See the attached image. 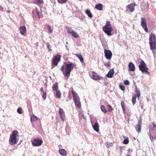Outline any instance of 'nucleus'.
<instances>
[{
  "instance_id": "obj_1",
  "label": "nucleus",
  "mask_w": 156,
  "mask_h": 156,
  "mask_svg": "<svg viewBox=\"0 0 156 156\" xmlns=\"http://www.w3.org/2000/svg\"><path fill=\"white\" fill-rule=\"evenodd\" d=\"M19 133L17 130H14L10 136L9 141L11 145L17 144L19 140Z\"/></svg>"
},
{
  "instance_id": "obj_2",
  "label": "nucleus",
  "mask_w": 156,
  "mask_h": 156,
  "mask_svg": "<svg viewBox=\"0 0 156 156\" xmlns=\"http://www.w3.org/2000/svg\"><path fill=\"white\" fill-rule=\"evenodd\" d=\"M149 44L152 51L156 50V36L153 33H151L149 37Z\"/></svg>"
},
{
  "instance_id": "obj_3",
  "label": "nucleus",
  "mask_w": 156,
  "mask_h": 156,
  "mask_svg": "<svg viewBox=\"0 0 156 156\" xmlns=\"http://www.w3.org/2000/svg\"><path fill=\"white\" fill-rule=\"evenodd\" d=\"M103 30L108 36L112 35L111 32L113 31V29L109 21L106 22L105 25L103 27Z\"/></svg>"
},
{
  "instance_id": "obj_4",
  "label": "nucleus",
  "mask_w": 156,
  "mask_h": 156,
  "mask_svg": "<svg viewBox=\"0 0 156 156\" xmlns=\"http://www.w3.org/2000/svg\"><path fill=\"white\" fill-rule=\"evenodd\" d=\"M74 66V64L72 62L66 64L65 71V73H63V75L67 77V79L70 76L71 72L73 70Z\"/></svg>"
},
{
  "instance_id": "obj_5",
  "label": "nucleus",
  "mask_w": 156,
  "mask_h": 156,
  "mask_svg": "<svg viewBox=\"0 0 156 156\" xmlns=\"http://www.w3.org/2000/svg\"><path fill=\"white\" fill-rule=\"evenodd\" d=\"M139 70L142 73H145L146 74H150V73L148 71L149 68L147 67L146 64L142 59L140 62V65L139 66Z\"/></svg>"
},
{
  "instance_id": "obj_6",
  "label": "nucleus",
  "mask_w": 156,
  "mask_h": 156,
  "mask_svg": "<svg viewBox=\"0 0 156 156\" xmlns=\"http://www.w3.org/2000/svg\"><path fill=\"white\" fill-rule=\"evenodd\" d=\"M61 56L58 54H57L53 58L52 61V64L55 66H57L58 63L60 61Z\"/></svg>"
},
{
  "instance_id": "obj_7",
  "label": "nucleus",
  "mask_w": 156,
  "mask_h": 156,
  "mask_svg": "<svg viewBox=\"0 0 156 156\" xmlns=\"http://www.w3.org/2000/svg\"><path fill=\"white\" fill-rule=\"evenodd\" d=\"M43 141L38 138L34 139L32 142V145L34 146H39L42 145Z\"/></svg>"
},
{
  "instance_id": "obj_8",
  "label": "nucleus",
  "mask_w": 156,
  "mask_h": 156,
  "mask_svg": "<svg viewBox=\"0 0 156 156\" xmlns=\"http://www.w3.org/2000/svg\"><path fill=\"white\" fill-rule=\"evenodd\" d=\"M141 25L143 28L144 29V30L146 32H147L148 29L147 26L146 19L145 18H141Z\"/></svg>"
},
{
  "instance_id": "obj_9",
  "label": "nucleus",
  "mask_w": 156,
  "mask_h": 156,
  "mask_svg": "<svg viewBox=\"0 0 156 156\" xmlns=\"http://www.w3.org/2000/svg\"><path fill=\"white\" fill-rule=\"evenodd\" d=\"M104 53L106 58L108 60H110L112 56V52L109 50L105 49L104 50Z\"/></svg>"
},
{
  "instance_id": "obj_10",
  "label": "nucleus",
  "mask_w": 156,
  "mask_h": 156,
  "mask_svg": "<svg viewBox=\"0 0 156 156\" xmlns=\"http://www.w3.org/2000/svg\"><path fill=\"white\" fill-rule=\"evenodd\" d=\"M136 6V5L135 3H132L128 5L127 7V9L126 11L128 10H129L130 12H133L135 9V6Z\"/></svg>"
},
{
  "instance_id": "obj_11",
  "label": "nucleus",
  "mask_w": 156,
  "mask_h": 156,
  "mask_svg": "<svg viewBox=\"0 0 156 156\" xmlns=\"http://www.w3.org/2000/svg\"><path fill=\"white\" fill-rule=\"evenodd\" d=\"M59 114L62 121H64L65 117V112L63 109L61 108L59 109Z\"/></svg>"
},
{
  "instance_id": "obj_12",
  "label": "nucleus",
  "mask_w": 156,
  "mask_h": 156,
  "mask_svg": "<svg viewBox=\"0 0 156 156\" xmlns=\"http://www.w3.org/2000/svg\"><path fill=\"white\" fill-rule=\"evenodd\" d=\"M19 30L20 34L23 35H25L27 33V30L25 26H22L20 27Z\"/></svg>"
},
{
  "instance_id": "obj_13",
  "label": "nucleus",
  "mask_w": 156,
  "mask_h": 156,
  "mask_svg": "<svg viewBox=\"0 0 156 156\" xmlns=\"http://www.w3.org/2000/svg\"><path fill=\"white\" fill-rule=\"evenodd\" d=\"M92 78L95 80H101V78L99 76L97 75V73L94 71L92 72Z\"/></svg>"
},
{
  "instance_id": "obj_14",
  "label": "nucleus",
  "mask_w": 156,
  "mask_h": 156,
  "mask_svg": "<svg viewBox=\"0 0 156 156\" xmlns=\"http://www.w3.org/2000/svg\"><path fill=\"white\" fill-rule=\"evenodd\" d=\"M75 105L79 108L81 107V103L80 101V98L74 99Z\"/></svg>"
},
{
  "instance_id": "obj_15",
  "label": "nucleus",
  "mask_w": 156,
  "mask_h": 156,
  "mask_svg": "<svg viewBox=\"0 0 156 156\" xmlns=\"http://www.w3.org/2000/svg\"><path fill=\"white\" fill-rule=\"evenodd\" d=\"M59 154L62 156H65L67 154V152L66 151L63 149L59 150L58 151Z\"/></svg>"
},
{
  "instance_id": "obj_16",
  "label": "nucleus",
  "mask_w": 156,
  "mask_h": 156,
  "mask_svg": "<svg viewBox=\"0 0 156 156\" xmlns=\"http://www.w3.org/2000/svg\"><path fill=\"white\" fill-rule=\"evenodd\" d=\"M71 92L72 94L73 99L79 98L77 94L73 90V88L72 87Z\"/></svg>"
},
{
  "instance_id": "obj_17",
  "label": "nucleus",
  "mask_w": 156,
  "mask_h": 156,
  "mask_svg": "<svg viewBox=\"0 0 156 156\" xmlns=\"http://www.w3.org/2000/svg\"><path fill=\"white\" fill-rule=\"evenodd\" d=\"M129 70L131 71H134L135 70V66L132 62H130L129 63Z\"/></svg>"
},
{
  "instance_id": "obj_18",
  "label": "nucleus",
  "mask_w": 156,
  "mask_h": 156,
  "mask_svg": "<svg viewBox=\"0 0 156 156\" xmlns=\"http://www.w3.org/2000/svg\"><path fill=\"white\" fill-rule=\"evenodd\" d=\"M103 5L101 4H98L95 5V8L99 10L102 11L103 10Z\"/></svg>"
},
{
  "instance_id": "obj_19",
  "label": "nucleus",
  "mask_w": 156,
  "mask_h": 156,
  "mask_svg": "<svg viewBox=\"0 0 156 156\" xmlns=\"http://www.w3.org/2000/svg\"><path fill=\"white\" fill-rule=\"evenodd\" d=\"M114 72L113 69H110L108 74L107 75V76L109 78H112L114 74Z\"/></svg>"
},
{
  "instance_id": "obj_20",
  "label": "nucleus",
  "mask_w": 156,
  "mask_h": 156,
  "mask_svg": "<svg viewBox=\"0 0 156 156\" xmlns=\"http://www.w3.org/2000/svg\"><path fill=\"white\" fill-rule=\"evenodd\" d=\"M93 128L94 130L96 132L99 131V125L97 122H95L94 125L93 126Z\"/></svg>"
},
{
  "instance_id": "obj_21",
  "label": "nucleus",
  "mask_w": 156,
  "mask_h": 156,
  "mask_svg": "<svg viewBox=\"0 0 156 156\" xmlns=\"http://www.w3.org/2000/svg\"><path fill=\"white\" fill-rule=\"evenodd\" d=\"M75 55L76 56V57L78 58L80 60V61L82 63H83V57H82L81 55L80 54V53L76 54Z\"/></svg>"
},
{
  "instance_id": "obj_22",
  "label": "nucleus",
  "mask_w": 156,
  "mask_h": 156,
  "mask_svg": "<svg viewBox=\"0 0 156 156\" xmlns=\"http://www.w3.org/2000/svg\"><path fill=\"white\" fill-rule=\"evenodd\" d=\"M31 122H33L37 121V120L38 118L34 115H32L30 117Z\"/></svg>"
},
{
  "instance_id": "obj_23",
  "label": "nucleus",
  "mask_w": 156,
  "mask_h": 156,
  "mask_svg": "<svg viewBox=\"0 0 156 156\" xmlns=\"http://www.w3.org/2000/svg\"><path fill=\"white\" fill-rule=\"evenodd\" d=\"M52 89L54 90L57 91L58 90V83H55L52 87Z\"/></svg>"
},
{
  "instance_id": "obj_24",
  "label": "nucleus",
  "mask_w": 156,
  "mask_h": 156,
  "mask_svg": "<svg viewBox=\"0 0 156 156\" xmlns=\"http://www.w3.org/2000/svg\"><path fill=\"white\" fill-rule=\"evenodd\" d=\"M43 3V0H34L33 3L37 5H40Z\"/></svg>"
},
{
  "instance_id": "obj_25",
  "label": "nucleus",
  "mask_w": 156,
  "mask_h": 156,
  "mask_svg": "<svg viewBox=\"0 0 156 156\" xmlns=\"http://www.w3.org/2000/svg\"><path fill=\"white\" fill-rule=\"evenodd\" d=\"M141 125L139 124H137L135 128L136 131L138 133L141 131Z\"/></svg>"
},
{
  "instance_id": "obj_26",
  "label": "nucleus",
  "mask_w": 156,
  "mask_h": 156,
  "mask_svg": "<svg viewBox=\"0 0 156 156\" xmlns=\"http://www.w3.org/2000/svg\"><path fill=\"white\" fill-rule=\"evenodd\" d=\"M135 92L136 96L139 98L140 96V89L137 88V87H135Z\"/></svg>"
},
{
  "instance_id": "obj_27",
  "label": "nucleus",
  "mask_w": 156,
  "mask_h": 156,
  "mask_svg": "<svg viewBox=\"0 0 156 156\" xmlns=\"http://www.w3.org/2000/svg\"><path fill=\"white\" fill-rule=\"evenodd\" d=\"M85 12L89 17L90 18H91L92 17V15L90 10L87 9L86 10Z\"/></svg>"
},
{
  "instance_id": "obj_28",
  "label": "nucleus",
  "mask_w": 156,
  "mask_h": 156,
  "mask_svg": "<svg viewBox=\"0 0 156 156\" xmlns=\"http://www.w3.org/2000/svg\"><path fill=\"white\" fill-rule=\"evenodd\" d=\"M73 37L75 38H77L79 37V34L75 32L74 31L70 34Z\"/></svg>"
},
{
  "instance_id": "obj_29",
  "label": "nucleus",
  "mask_w": 156,
  "mask_h": 156,
  "mask_svg": "<svg viewBox=\"0 0 156 156\" xmlns=\"http://www.w3.org/2000/svg\"><path fill=\"white\" fill-rule=\"evenodd\" d=\"M66 28L67 33L70 34L74 31L73 30H72L69 27H66Z\"/></svg>"
},
{
  "instance_id": "obj_30",
  "label": "nucleus",
  "mask_w": 156,
  "mask_h": 156,
  "mask_svg": "<svg viewBox=\"0 0 156 156\" xmlns=\"http://www.w3.org/2000/svg\"><path fill=\"white\" fill-rule=\"evenodd\" d=\"M56 97L57 98H60L61 97V93L60 90H58L56 91Z\"/></svg>"
},
{
  "instance_id": "obj_31",
  "label": "nucleus",
  "mask_w": 156,
  "mask_h": 156,
  "mask_svg": "<svg viewBox=\"0 0 156 156\" xmlns=\"http://www.w3.org/2000/svg\"><path fill=\"white\" fill-rule=\"evenodd\" d=\"M136 97L137 96L136 95H134L132 97V101L133 105H134L136 103Z\"/></svg>"
},
{
  "instance_id": "obj_32",
  "label": "nucleus",
  "mask_w": 156,
  "mask_h": 156,
  "mask_svg": "<svg viewBox=\"0 0 156 156\" xmlns=\"http://www.w3.org/2000/svg\"><path fill=\"white\" fill-rule=\"evenodd\" d=\"M101 109L102 112L104 113H106L107 112V111L105 108L104 105H101Z\"/></svg>"
},
{
  "instance_id": "obj_33",
  "label": "nucleus",
  "mask_w": 156,
  "mask_h": 156,
  "mask_svg": "<svg viewBox=\"0 0 156 156\" xmlns=\"http://www.w3.org/2000/svg\"><path fill=\"white\" fill-rule=\"evenodd\" d=\"M121 106L122 107V109L123 112H125V105L124 104V101H121Z\"/></svg>"
},
{
  "instance_id": "obj_34",
  "label": "nucleus",
  "mask_w": 156,
  "mask_h": 156,
  "mask_svg": "<svg viewBox=\"0 0 156 156\" xmlns=\"http://www.w3.org/2000/svg\"><path fill=\"white\" fill-rule=\"evenodd\" d=\"M106 145L107 148H109L113 146V144L112 143L107 142L106 144Z\"/></svg>"
},
{
  "instance_id": "obj_35",
  "label": "nucleus",
  "mask_w": 156,
  "mask_h": 156,
  "mask_svg": "<svg viewBox=\"0 0 156 156\" xmlns=\"http://www.w3.org/2000/svg\"><path fill=\"white\" fill-rule=\"evenodd\" d=\"M48 30L50 34H51L53 31V29L51 28V27L49 25L47 26Z\"/></svg>"
},
{
  "instance_id": "obj_36",
  "label": "nucleus",
  "mask_w": 156,
  "mask_h": 156,
  "mask_svg": "<svg viewBox=\"0 0 156 156\" xmlns=\"http://www.w3.org/2000/svg\"><path fill=\"white\" fill-rule=\"evenodd\" d=\"M58 2L61 4H63L64 3H66L67 1V0H57Z\"/></svg>"
},
{
  "instance_id": "obj_37",
  "label": "nucleus",
  "mask_w": 156,
  "mask_h": 156,
  "mask_svg": "<svg viewBox=\"0 0 156 156\" xmlns=\"http://www.w3.org/2000/svg\"><path fill=\"white\" fill-rule=\"evenodd\" d=\"M37 14L39 18H42L43 17V15L41 12H37Z\"/></svg>"
},
{
  "instance_id": "obj_38",
  "label": "nucleus",
  "mask_w": 156,
  "mask_h": 156,
  "mask_svg": "<svg viewBox=\"0 0 156 156\" xmlns=\"http://www.w3.org/2000/svg\"><path fill=\"white\" fill-rule=\"evenodd\" d=\"M108 112H111L112 110L113 109L110 105H108Z\"/></svg>"
},
{
  "instance_id": "obj_39",
  "label": "nucleus",
  "mask_w": 156,
  "mask_h": 156,
  "mask_svg": "<svg viewBox=\"0 0 156 156\" xmlns=\"http://www.w3.org/2000/svg\"><path fill=\"white\" fill-rule=\"evenodd\" d=\"M129 140L128 138H126L124 139L123 141V143L126 144H127L129 143Z\"/></svg>"
},
{
  "instance_id": "obj_40",
  "label": "nucleus",
  "mask_w": 156,
  "mask_h": 156,
  "mask_svg": "<svg viewBox=\"0 0 156 156\" xmlns=\"http://www.w3.org/2000/svg\"><path fill=\"white\" fill-rule=\"evenodd\" d=\"M104 66L106 67H109L110 66L111 64L110 62H108L107 63H105L104 64Z\"/></svg>"
},
{
  "instance_id": "obj_41",
  "label": "nucleus",
  "mask_w": 156,
  "mask_h": 156,
  "mask_svg": "<svg viewBox=\"0 0 156 156\" xmlns=\"http://www.w3.org/2000/svg\"><path fill=\"white\" fill-rule=\"evenodd\" d=\"M17 112L18 113L21 114L22 113V110L21 108H19L17 110Z\"/></svg>"
},
{
  "instance_id": "obj_42",
  "label": "nucleus",
  "mask_w": 156,
  "mask_h": 156,
  "mask_svg": "<svg viewBox=\"0 0 156 156\" xmlns=\"http://www.w3.org/2000/svg\"><path fill=\"white\" fill-rule=\"evenodd\" d=\"M43 93V94L42 95V98L44 99H45L46 98V92H44Z\"/></svg>"
},
{
  "instance_id": "obj_43",
  "label": "nucleus",
  "mask_w": 156,
  "mask_h": 156,
  "mask_svg": "<svg viewBox=\"0 0 156 156\" xmlns=\"http://www.w3.org/2000/svg\"><path fill=\"white\" fill-rule=\"evenodd\" d=\"M47 47L48 48V49L50 51H51L52 50L51 49V46L49 44V43H47Z\"/></svg>"
},
{
  "instance_id": "obj_44",
  "label": "nucleus",
  "mask_w": 156,
  "mask_h": 156,
  "mask_svg": "<svg viewBox=\"0 0 156 156\" xmlns=\"http://www.w3.org/2000/svg\"><path fill=\"white\" fill-rule=\"evenodd\" d=\"M124 84L126 85H128L129 84V82L128 80H126L124 81Z\"/></svg>"
},
{
  "instance_id": "obj_45",
  "label": "nucleus",
  "mask_w": 156,
  "mask_h": 156,
  "mask_svg": "<svg viewBox=\"0 0 156 156\" xmlns=\"http://www.w3.org/2000/svg\"><path fill=\"white\" fill-rule=\"evenodd\" d=\"M120 88L122 90H125V87L124 86L122 85H120L119 86Z\"/></svg>"
},
{
  "instance_id": "obj_46",
  "label": "nucleus",
  "mask_w": 156,
  "mask_h": 156,
  "mask_svg": "<svg viewBox=\"0 0 156 156\" xmlns=\"http://www.w3.org/2000/svg\"><path fill=\"white\" fill-rule=\"evenodd\" d=\"M142 119H141V118H140L138 120L137 124L141 125H142Z\"/></svg>"
},
{
  "instance_id": "obj_47",
  "label": "nucleus",
  "mask_w": 156,
  "mask_h": 156,
  "mask_svg": "<svg viewBox=\"0 0 156 156\" xmlns=\"http://www.w3.org/2000/svg\"><path fill=\"white\" fill-rule=\"evenodd\" d=\"M61 70L63 74V73H65V72L64 71V66L63 65H62V66L61 68Z\"/></svg>"
},
{
  "instance_id": "obj_48",
  "label": "nucleus",
  "mask_w": 156,
  "mask_h": 156,
  "mask_svg": "<svg viewBox=\"0 0 156 156\" xmlns=\"http://www.w3.org/2000/svg\"><path fill=\"white\" fill-rule=\"evenodd\" d=\"M71 98L70 96L69 95L68 96V97L67 98L66 101H69V100H71Z\"/></svg>"
},
{
  "instance_id": "obj_49",
  "label": "nucleus",
  "mask_w": 156,
  "mask_h": 156,
  "mask_svg": "<svg viewBox=\"0 0 156 156\" xmlns=\"http://www.w3.org/2000/svg\"><path fill=\"white\" fill-rule=\"evenodd\" d=\"M150 138L152 141L153 140V137L151 135V133H150Z\"/></svg>"
},
{
  "instance_id": "obj_50",
  "label": "nucleus",
  "mask_w": 156,
  "mask_h": 156,
  "mask_svg": "<svg viewBox=\"0 0 156 156\" xmlns=\"http://www.w3.org/2000/svg\"><path fill=\"white\" fill-rule=\"evenodd\" d=\"M4 9V8L1 6H0V11H3Z\"/></svg>"
},
{
  "instance_id": "obj_51",
  "label": "nucleus",
  "mask_w": 156,
  "mask_h": 156,
  "mask_svg": "<svg viewBox=\"0 0 156 156\" xmlns=\"http://www.w3.org/2000/svg\"><path fill=\"white\" fill-rule=\"evenodd\" d=\"M40 90L43 93H44V91L43 90V87H41V88H40Z\"/></svg>"
},
{
  "instance_id": "obj_52",
  "label": "nucleus",
  "mask_w": 156,
  "mask_h": 156,
  "mask_svg": "<svg viewBox=\"0 0 156 156\" xmlns=\"http://www.w3.org/2000/svg\"><path fill=\"white\" fill-rule=\"evenodd\" d=\"M153 126L155 127L156 128V124H154L153 122H152Z\"/></svg>"
},
{
  "instance_id": "obj_53",
  "label": "nucleus",
  "mask_w": 156,
  "mask_h": 156,
  "mask_svg": "<svg viewBox=\"0 0 156 156\" xmlns=\"http://www.w3.org/2000/svg\"><path fill=\"white\" fill-rule=\"evenodd\" d=\"M149 4L148 3H147V7L148 8L149 7Z\"/></svg>"
},
{
  "instance_id": "obj_54",
  "label": "nucleus",
  "mask_w": 156,
  "mask_h": 156,
  "mask_svg": "<svg viewBox=\"0 0 156 156\" xmlns=\"http://www.w3.org/2000/svg\"><path fill=\"white\" fill-rule=\"evenodd\" d=\"M8 12L9 13L10 12V10H9V11H8Z\"/></svg>"
},
{
  "instance_id": "obj_55",
  "label": "nucleus",
  "mask_w": 156,
  "mask_h": 156,
  "mask_svg": "<svg viewBox=\"0 0 156 156\" xmlns=\"http://www.w3.org/2000/svg\"><path fill=\"white\" fill-rule=\"evenodd\" d=\"M54 67H52L51 68L52 69L54 68Z\"/></svg>"
},
{
  "instance_id": "obj_56",
  "label": "nucleus",
  "mask_w": 156,
  "mask_h": 156,
  "mask_svg": "<svg viewBox=\"0 0 156 156\" xmlns=\"http://www.w3.org/2000/svg\"><path fill=\"white\" fill-rule=\"evenodd\" d=\"M127 156H131L129 155H127Z\"/></svg>"
}]
</instances>
